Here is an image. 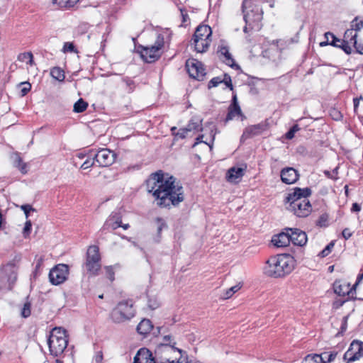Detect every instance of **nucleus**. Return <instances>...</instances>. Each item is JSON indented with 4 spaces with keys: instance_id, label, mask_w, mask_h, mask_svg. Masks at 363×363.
Instances as JSON below:
<instances>
[{
    "instance_id": "f257e3e1",
    "label": "nucleus",
    "mask_w": 363,
    "mask_h": 363,
    "mask_svg": "<svg viewBox=\"0 0 363 363\" xmlns=\"http://www.w3.org/2000/svg\"><path fill=\"white\" fill-rule=\"evenodd\" d=\"M146 186L160 208L177 206L184 200L182 186L173 176L165 178L162 171L151 174L146 180Z\"/></svg>"
},
{
    "instance_id": "f03ea898",
    "label": "nucleus",
    "mask_w": 363,
    "mask_h": 363,
    "mask_svg": "<svg viewBox=\"0 0 363 363\" xmlns=\"http://www.w3.org/2000/svg\"><path fill=\"white\" fill-rule=\"evenodd\" d=\"M296 260L289 254H279L270 257L264 267V274L269 277L282 278L294 269Z\"/></svg>"
},
{
    "instance_id": "7ed1b4c3",
    "label": "nucleus",
    "mask_w": 363,
    "mask_h": 363,
    "mask_svg": "<svg viewBox=\"0 0 363 363\" xmlns=\"http://www.w3.org/2000/svg\"><path fill=\"white\" fill-rule=\"evenodd\" d=\"M311 194L312 191L308 187L294 188V191L289 193L285 199V203L289 204L287 208L298 217L308 216L312 211V206L308 200Z\"/></svg>"
},
{
    "instance_id": "20e7f679",
    "label": "nucleus",
    "mask_w": 363,
    "mask_h": 363,
    "mask_svg": "<svg viewBox=\"0 0 363 363\" xmlns=\"http://www.w3.org/2000/svg\"><path fill=\"white\" fill-rule=\"evenodd\" d=\"M264 0H243L242 12L245 26L243 32L248 33L252 30L259 31L262 27L263 11L260 5Z\"/></svg>"
},
{
    "instance_id": "39448f33",
    "label": "nucleus",
    "mask_w": 363,
    "mask_h": 363,
    "mask_svg": "<svg viewBox=\"0 0 363 363\" xmlns=\"http://www.w3.org/2000/svg\"><path fill=\"white\" fill-rule=\"evenodd\" d=\"M48 345L51 355L55 357L62 355L68 345V336L66 330L62 328H53L48 339Z\"/></svg>"
},
{
    "instance_id": "423d86ee",
    "label": "nucleus",
    "mask_w": 363,
    "mask_h": 363,
    "mask_svg": "<svg viewBox=\"0 0 363 363\" xmlns=\"http://www.w3.org/2000/svg\"><path fill=\"white\" fill-rule=\"evenodd\" d=\"M135 315L134 302L132 299L118 303L111 313V318L115 323H122L131 320Z\"/></svg>"
},
{
    "instance_id": "0eeeda50",
    "label": "nucleus",
    "mask_w": 363,
    "mask_h": 363,
    "mask_svg": "<svg viewBox=\"0 0 363 363\" xmlns=\"http://www.w3.org/2000/svg\"><path fill=\"white\" fill-rule=\"evenodd\" d=\"M164 36L162 34H159L154 45L150 46L140 45L138 47V52L145 62L152 63L160 57L162 54L161 50L164 46Z\"/></svg>"
},
{
    "instance_id": "6e6552de",
    "label": "nucleus",
    "mask_w": 363,
    "mask_h": 363,
    "mask_svg": "<svg viewBox=\"0 0 363 363\" xmlns=\"http://www.w3.org/2000/svg\"><path fill=\"white\" fill-rule=\"evenodd\" d=\"M18 267L14 263H7L0 269L1 286L11 290L17 280Z\"/></svg>"
},
{
    "instance_id": "1a4fd4ad",
    "label": "nucleus",
    "mask_w": 363,
    "mask_h": 363,
    "mask_svg": "<svg viewBox=\"0 0 363 363\" xmlns=\"http://www.w3.org/2000/svg\"><path fill=\"white\" fill-rule=\"evenodd\" d=\"M101 255L96 245L90 246L86 252L85 268L91 275L96 276L101 269Z\"/></svg>"
},
{
    "instance_id": "9d476101",
    "label": "nucleus",
    "mask_w": 363,
    "mask_h": 363,
    "mask_svg": "<svg viewBox=\"0 0 363 363\" xmlns=\"http://www.w3.org/2000/svg\"><path fill=\"white\" fill-rule=\"evenodd\" d=\"M68 274V265L65 264H59L50 271L49 280L52 284L59 285L67 280Z\"/></svg>"
},
{
    "instance_id": "9b49d317",
    "label": "nucleus",
    "mask_w": 363,
    "mask_h": 363,
    "mask_svg": "<svg viewBox=\"0 0 363 363\" xmlns=\"http://www.w3.org/2000/svg\"><path fill=\"white\" fill-rule=\"evenodd\" d=\"M186 68L189 76L197 80H203L206 75L203 64L195 59H189L186 62Z\"/></svg>"
},
{
    "instance_id": "f8f14e48",
    "label": "nucleus",
    "mask_w": 363,
    "mask_h": 363,
    "mask_svg": "<svg viewBox=\"0 0 363 363\" xmlns=\"http://www.w3.org/2000/svg\"><path fill=\"white\" fill-rule=\"evenodd\" d=\"M363 356V342L358 340H354L349 348L345 353L344 359L347 360V363H351L359 359Z\"/></svg>"
},
{
    "instance_id": "ddd939ff",
    "label": "nucleus",
    "mask_w": 363,
    "mask_h": 363,
    "mask_svg": "<svg viewBox=\"0 0 363 363\" xmlns=\"http://www.w3.org/2000/svg\"><path fill=\"white\" fill-rule=\"evenodd\" d=\"M94 159L100 167H108L116 160V154L108 149H101L94 155Z\"/></svg>"
},
{
    "instance_id": "4468645a",
    "label": "nucleus",
    "mask_w": 363,
    "mask_h": 363,
    "mask_svg": "<svg viewBox=\"0 0 363 363\" xmlns=\"http://www.w3.org/2000/svg\"><path fill=\"white\" fill-rule=\"evenodd\" d=\"M280 177L283 183L293 184L298 180L300 174L298 170L293 167H285L281 170Z\"/></svg>"
},
{
    "instance_id": "2eb2a0df",
    "label": "nucleus",
    "mask_w": 363,
    "mask_h": 363,
    "mask_svg": "<svg viewBox=\"0 0 363 363\" xmlns=\"http://www.w3.org/2000/svg\"><path fill=\"white\" fill-rule=\"evenodd\" d=\"M290 242L294 245L303 246L306 244L308 238L306 233L298 228H288Z\"/></svg>"
},
{
    "instance_id": "dca6fc26",
    "label": "nucleus",
    "mask_w": 363,
    "mask_h": 363,
    "mask_svg": "<svg viewBox=\"0 0 363 363\" xmlns=\"http://www.w3.org/2000/svg\"><path fill=\"white\" fill-rule=\"evenodd\" d=\"M325 36L327 40H329V36L332 38V41L330 45L342 49L346 54L351 53L352 48L349 45V41L339 39L330 32L325 33Z\"/></svg>"
},
{
    "instance_id": "f3484780",
    "label": "nucleus",
    "mask_w": 363,
    "mask_h": 363,
    "mask_svg": "<svg viewBox=\"0 0 363 363\" xmlns=\"http://www.w3.org/2000/svg\"><path fill=\"white\" fill-rule=\"evenodd\" d=\"M133 363H156L152 352L147 348H140L134 357Z\"/></svg>"
},
{
    "instance_id": "a211bd4d",
    "label": "nucleus",
    "mask_w": 363,
    "mask_h": 363,
    "mask_svg": "<svg viewBox=\"0 0 363 363\" xmlns=\"http://www.w3.org/2000/svg\"><path fill=\"white\" fill-rule=\"evenodd\" d=\"M121 225V218L117 214H111L101 228V232L109 230H116Z\"/></svg>"
},
{
    "instance_id": "6ab92c4d",
    "label": "nucleus",
    "mask_w": 363,
    "mask_h": 363,
    "mask_svg": "<svg viewBox=\"0 0 363 363\" xmlns=\"http://www.w3.org/2000/svg\"><path fill=\"white\" fill-rule=\"evenodd\" d=\"M272 242L277 247L288 246L290 243L289 229L286 228L285 232L274 235L272 239Z\"/></svg>"
},
{
    "instance_id": "aec40b11",
    "label": "nucleus",
    "mask_w": 363,
    "mask_h": 363,
    "mask_svg": "<svg viewBox=\"0 0 363 363\" xmlns=\"http://www.w3.org/2000/svg\"><path fill=\"white\" fill-rule=\"evenodd\" d=\"M265 130L262 124H257L247 127L241 136V140H246L255 135H260Z\"/></svg>"
},
{
    "instance_id": "412c9836",
    "label": "nucleus",
    "mask_w": 363,
    "mask_h": 363,
    "mask_svg": "<svg viewBox=\"0 0 363 363\" xmlns=\"http://www.w3.org/2000/svg\"><path fill=\"white\" fill-rule=\"evenodd\" d=\"M245 169L242 167H231L228 169L226 179L229 182L238 183L240 179L244 176Z\"/></svg>"
},
{
    "instance_id": "4be33fe9",
    "label": "nucleus",
    "mask_w": 363,
    "mask_h": 363,
    "mask_svg": "<svg viewBox=\"0 0 363 363\" xmlns=\"http://www.w3.org/2000/svg\"><path fill=\"white\" fill-rule=\"evenodd\" d=\"M171 340H172V337L170 335H164L162 337V342L160 343L159 349H161L164 352H167V353H172V352H177L180 355H182L183 350L174 347V345L176 344V342H174L173 345H170Z\"/></svg>"
},
{
    "instance_id": "5701e85b",
    "label": "nucleus",
    "mask_w": 363,
    "mask_h": 363,
    "mask_svg": "<svg viewBox=\"0 0 363 363\" xmlns=\"http://www.w3.org/2000/svg\"><path fill=\"white\" fill-rule=\"evenodd\" d=\"M211 33L212 32L210 26L206 25H200L196 28L193 35V38H205V40H211L210 37L211 36Z\"/></svg>"
},
{
    "instance_id": "b1692460",
    "label": "nucleus",
    "mask_w": 363,
    "mask_h": 363,
    "mask_svg": "<svg viewBox=\"0 0 363 363\" xmlns=\"http://www.w3.org/2000/svg\"><path fill=\"white\" fill-rule=\"evenodd\" d=\"M218 53H220V56H222L223 61L228 66L231 67H238L235 65L234 59L233 58L231 54L229 52L228 46L225 45H221L219 46Z\"/></svg>"
},
{
    "instance_id": "393cba45",
    "label": "nucleus",
    "mask_w": 363,
    "mask_h": 363,
    "mask_svg": "<svg viewBox=\"0 0 363 363\" xmlns=\"http://www.w3.org/2000/svg\"><path fill=\"white\" fill-rule=\"evenodd\" d=\"M334 292L340 296L348 295L351 291L350 284L340 281H336L333 284Z\"/></svg>"
},
{
    "instance_id": "a878e982",
    "label": "nucleus",
    "mask_w": 363,
    "mask_h": 363,
    "mask_svg": "<svg viewBox=\"0 0 363 363\" xmlns=\"http://www.w3.org/2000/svg\"><path fill=\"white\" fill-rule=\"evenodd\" d=\"M186 128L190 132H199L203 130L202 128V119L198 116H194L189 121Z\"/></svg>"
},
{
    "instance_id": "bb28decb",
    "label": "nucleus",
    "mask_w": 363,
    "mask_h": 363,
    "mask_svg": "<svg viewBox=\"0 0 363 363\" xmlns=\"http://www.w3.org/2000/svg\"><path fill=\"white\" fill-rule=\"evenodd\" d=\"M152 328L153 325L151 321L148 319H143L138 325L137 331L138 333L145 335L148 334Z\"/></svg>"
},
{
    "instance_id": "cd10ccee",
    "label": "nucleus",
    "mask_w": 363,
    "mask_h": 363,
    "mask_svg": "<svg viewBox=\"0 0 363 363\" xmlns=\"http://www.w3.org/2000/svg\"><path fill=\"white\" fill-rule=\"evenodd\" d=\"M195 50L198 52H204L207 50L210 45L211 40H205V38L198 39L193 38Z\"/></svg>"
},
{
    "instance_id": "c85d7f7f",
    "label": "nucleus",
    "mask_w": 363,
    "mask_h": 363,
    "mask_svg": "<svg viewBox=\"0 0 363 363\" xmlns=\"http://www.w3.org/2000/svg\"><path fill=\"white\" fill-rule=\"evenodd\" d=\"M13 165L15 167L18 168L22 174H24L27 173V164L23 162L22 158L18 153L15 154Z\"/></svg>"
},
{
    "instance_id": "c756f323",
    "label": "nucleus",
    "mask_w": 363,
    "mask_h": 363,
    "mask_svg": "<svg viewBox=\"0 0 363 363\" xmlns=\"http://www.w3.org/2000/svg\"><path fill=\"white\" fill-rule=\"evenodd\" d=\"M242 114L240 106H230L228 108V112L225 118V121L233 120L235 116H240Z\"/></svg>"
},
{
    "instance_id": "7c9ffc66",
    "label": "nucleus",
    "mask_w": 363,
    "mask_h": 363,
    "mask_svg": "<svg viewBox=\"0 0 363 363\" xmlns=\"http://www.w3.org/2000/svg\"><path fill=\"white\" fill-rule=\"evenodd\" d=\"M51 76L58 80L59 82H63L65 80V72L60 67H54L50 71Z\"/></svg>"
},
{
    "instance_id": "2f4dec72",
    "label": "nucleus",
    "mask_w": 363,
    "mask_h": 363,
    "mask_svg": "<svg viewBox=\"0 0 363 363\" xmlns=\"http://www.w3.org/2000/svg\"><path fill=\"white\" fill-rule=\"evenodd\" d=\"M363 28V18L356 16L351 22V29L355 31H359Z\"/></svg>"
},
{
    "instance_id": "473e14b6",
    "label": "nucleus",
    "mask_w": 363,
    "mask_h": 363,
    "mask_svg": "<svg viewBox=\"0 0 363 363\" xmlns=\"http://www.w3.org/2000/svg\"><path fill=\"white\" fill-rule=\"evenodd\" d=\"M357 33L353 34V30L350 29H347L344 34V40L349 41V43H352L353 45L357 44Z\"/></svg>"
},
{
    "instance_id": "72a5a7b5",
    "label": "nucleus",
    "mask_w": 363,
    "mask_h": 363,
    "mask_svg": "<svg viewBox=\"0 0 363 363\" xmlns=\"http://www.w3.org/2000/svg\"><path fill=\"white\" fill-rule=\"evenodd\" d=\"M88 106V104L82 99H79L74 105V111L76 113H82L84 111Z\"/></svg>"
},
{
    "instance_id": "f704fd0d",
    "label": "nucleus",
    "mask_w": 363,
    "mask_h": 363,
    "mask_svg": "<svg viewBox=\"0 0 363 363\" xmlns=\"http://www.w3.org/2000/svg\"><path fill=\"white\" fill-rule=\"evenodd\" d=\"M122 82L125 84V89L128 93H131L135 90V83L131 78L128 77H123Z\"/></svg>"
},
{
    "instance_id": "c9c22d12",
    "label": "nucleus",
    "mask_w": 363,
    "mask_h": 363,
    "mask_svg": "<svg viewBox=\"0 0 363 363\" xmlns=\"http://www.w3.org/2000/svg\"><path fill=\"white\" fill-rule=\"evenodd\" d=\"M79 0H52L54 4H58L61 7L70 8L75 5Z\"/></svg>"
},
{
    "instance_id": "e433bc0d",
    "label": "nucleus",
    "mask_w": 363,
    "mask_h": 363,
    "mask_svg": "<svg viewBox=\"0 0 363 363\" xmlns=\"http://www.w3.org/2000/svg\"><path fill=\"white\" fill-rule=\"evenodd\" d=\"M18 59L19 61L26 62L30 65L33 64V55L30 52L20 54Z\"/></svg>"
},
{
    "instance_id": "4c0bfd02",
    "label": "nucleus",
    "mask_w": 363,
    "mask_h": 363,
    "mask_svg": "<svg viewBox=\"0 0 363 363\" xmlns=\"http://www.w3.org/2000/svg\"><path fill=\"white\" fill-rule=\"evenodd\" d=\"M321 359V357L317 354H308L303 359L302 363H323Z\"/></svg>"
},
{
    "instance_id": "58836bf2",
    "label": "nucleus",
    "mask_w": 363,
    "mask_h": 363,
    "mask_svg": "<svg viewBox=\"0 0 363 363\" xmlns=\"http://www.w3.org/2000/svg\"><path fill=\"white\" fill-rule=\"evenodd\" d=\"M177 130V128L176 127H173L171 128V131H172V133L175 135L176 136L179 137V138H182V139H184L185 138L188 133H189V131L187 130V129L185 128H180L177 133H175V131Z\"/></svg>"
},
{
    "instance_id": "ea45409f",
    "label": "nucleus",
    "mask_w": 363,
    "mask_h": 363,
    "mask_svg": "<svg viewBox=\"0 0 363 363\" xmlns=\"http://www.w3.org/2000/svg\"><path fill=\"white\" fill-rule=\"evenodd\" d=\"M241 286L239 284L235 285L227 289L223 294V298L228 299L230 298L235 292L240 289Z\"/></svg>"
},
{
    "instance_id": "a19ab883",
    "label": "nucleus",
    "mask_w": 363,
    "mask_h": 363,
    "mask_svg": "<svg viewBox=\"0 0 363 363\" xmlns=\"http://www.w3.org/2000/svg\"><path fill=\"white\" fill-rule=\"evenodd\" d=\"M31 304L30 302L28 301H26L23 308H22V310H21V315L22 317L23 318H28L30 315V313H31Z\"/></svg>"
},
{
    "instance_id": "79ce46f5",
    "label": "nucleus",
    "mask_w": 363,
    "mask_h": 363,
    "mask_svg": "<svg viewBox=\"0 0 363 363\" xmlns=\"http://www.w3.org/2000/svg\"><path fill=\"white\" fill-rule=\"evenodd\" d=\"M300 130L298 125H294L290 130L285 134V138L287 140H291L294 138L295 133Z\"/></svg>"
},
{
    "instance_id": "37998d69",
    "label": "nucleus",
    "mask_w": 363,
    "mask_h": 363,
    "mask_svg": "<svg viewBox=\"0 0 363 363\" xmlns=\"http://www.w3.org/2000/svg\"><path fill=\"white\" fill-rule=\"evenodd\" d=\"M62 50L64 52H77V50L75 48L74 44L72 43H69V42L65 43V44L63 45Z\"/></svg>"
},
{
    "instance_id": "c03bdc74",
    "label": "nucleus",
    "mask_w": 363,
    "mask_h": 363,
    "mask_svg": "<svg viewBox=\"0 0 363 363\" xmlns=\"http://www.w3.org/2000/svg\"><path fill=\"white\" fill-rule=\"evenodd\" d=\"M20 85L23 86L22 89H21V96H24L30 90L31 84L29 82H21L20 84Z\"/></svg>"
},
{
    "instance_id": "a18cd8bd",
    "label": "nucleus",
    "mask_w": 363,
    "mask_h": 363,
    "mask_svg": "<svg viewBox=\"0 0 363 363\" xmlns=\"http://www.w3.org/2000/svg\"><path fill=\"white\" fill-rule=\"evenodd\" d=\"M222 83H224L226 86L229 87L230 90H233V86L232 84L231 77L229 74H225L223 77H221Z\"/></svg>"
},
{
    "instance_id": "49530a36",
    "label": "nucleus",
    "mask_w": 363,
    "mask_h": 363,
    "mask_svg": "<svg viewBox=\"0 0 363 363\" xmlns=\"http://www.w3.org/2000/svg\"><path fill=\"white\" fill-rule=\"evenodd\" d=\"M325 175H326L328 178L332 179L333 180H337L338 179L337 174H338V167H335L332 172L325 170L324 172Z\"/></svg>"
},
{
    "instance_id": "de8ad7c7",
    "label": "nucleus",
    "mask_w": 363,
    "mask_h": 363,
    "mask_svg": "<svg viewBox=\"0 0 363 363\" xmlns=\"http://www.w3.org/2000/svg\"><path fill=\"white\" fill-rule=\"evenodd\" d=\"M334 247V243L331 242L329 243L320 253V255L323 257L328 256L331 252L332 249Z\"/></svg>"
},
{
    "instance_id": "09e8293b",
    "label": "nucleus",
    "mask_w": 363,
    "mask_h": 363,
    "mask_svg": "<svg viewBox=\"0 0 363 363\" xmlns=\"http://www.w3.org/2000/svg\"><path fill=\"white\" fill-rule=\"evenodd\" d=\"M96 160L94 157L93 159H86L81 165L80 168L82 169H86L94 166Z\"/></svg>"
},
{
    "instance_id": "8fccbe9b",
    "label": "nucleus",
    "mask_w": 363,
    "mask_h": 363,
    "mask_svg": "<svg viewBox=\"0 0 363 363\" xmlns=\"http://www.w3.org/2000/svg\"><path fill=\"white\" fill-rule=\"evenodd\" d=\"M222 83L220 77H216L211 79L208 83V88L211 89L212 87L217 86L219 84Z\"/></svg>"
},
{
    "instance_id": "3c124183",
    "label": "nucleus",
    "mask_w": 363,
    "mask_h": 363,
    "mask_svg": "<svg viewBox=\"0 0 363 363\" xmlns=\"http://www.w3.org/2000/svg\"><path fill=\"white\" fill-rule=\"evenodd\" d=\"M147 306L150 309L154 310L159 307L160 303L156 298H149L148 302H147Z\"/></svg>"
},
{
    "instance_id": "603ef678",
    "label": "nucleus",
    "mask_w": 363,
    "mask_h": 363,
    "mask_svg": "<svg viewBox=\"0 0 363 363\" xmlns=\"http://www.w3.org/2000/svg\"><path fill=\"white\" fill-rule=\"evenodd\" d=\"M105 269H106V276H107L108 279L110 281H113L115 279V277H114V272H113L112 267L107 266L105 267Z\"/></svg>"
},
{
    "instance_id": "864d4df0",
    "label": "nucleus",
    "mask_w": 363,
    "mask_h": 363,
    "mask_svg": "<svg viewBox=\"0 0 363 363\" xmlns=\"http://www.w3.org/2000/svg\"><path fill=\"white\" fill-rule=\"evenodd\" d=\"M156 222H157V233H160V232L162 230V229L167 226L166 223L164 221V220L160 218H157L156 219Z\"/></svg>"
},
{
    "instance_id": "5fc2aeb1",
    "label": "nucleus",
    "mask_w": 363,
    "mask_h": 363,
    "mask_svg": "<svg viewBox=\"0 0 363 363\" xmlns=\"http://www.w3.org/2000/svg\"><path fill=\"white\" fill-rule=\"evenodd\" d=\"M21 209L23 211L26 217H28L30 211H34L35 209L29 204L21 206Z\"/></svg>"
},
{
    "instance_id": "6e6d98bb",
    "label": "nucleus",
    "mask_w": 363,
    "mask_h": 363,
    "mask_svg": "<svg viewBox=\"0 0 363 363\" xmlns=\"http://www.w3.org/2000/svg\"><path fill=\"white\" fill-rule=\"evenodd\" d=\"M203 135H199L196 138V142L194 143V144L193 145V147H195L196 145H197L199 143H204L205 144L208 145L210 147V149L211 150L213 148V144H208V143L206 142H204L203 140Z\"/></svg>"
},
{
    "instance_id": "4d7b16f0",
    "label": "nucleus",
    "mask_w": 363,
    "mask_h": 363,
    "mask_svg": "<svg viewBox=\"0 0 363 363\" xmlns=\"http://www.w3.org/2000/svg\"><path fill=\"white\" fill-rule=\"evenodd\" d=\"M31 226H32V225H31L30 220H28L26 222L25 226L23 228V234H24L25 237L26 236L27 234L30 233V230H31Z\"/></svg>"
},
{
    "instance_id": "13d9d810",
    "label": "nucleus",
    "mask_w": 363,
    "mask_h": 363,
    "mask_svg": "<svg viewBox=\"0 0 363 363\" xmlns=\"http://www.w3.org/2000/svg\"><path fill=\"white\" fill-rule=\"evenodd\" d=\"M342 235L345 240H347L352 236V233L349 228H345L342 232Z\"/></svg>"
},
{
    "instance_id": "bf43d9fd",
    "label": "nucleus",
    "mask_w": 363,
    "mask_h": 363,
    "mask_svg": "<svg viewBox=\"0 0 363 363\" xmlns=\"http://www.w3.org/2000/svg\"><path fill=\"white\" fill-rule=\"evenodd\" d=\"M336 355H337L336 352H331L330 353L328 352V354H327L328 360L326 361V362L330 363L331 362H333L335 359Z\"/></svg>"
},
{
    "instance_id": "052dcab7",
    "label": "nucleus",
    "mask_w": 363,
    "mask_h": 363,
    "mask_svg": "<svg viewBox=\"0 0 363 363\" xmlns=\"http://www.w3.org/2000/svg\"><path fill=\"white\" fill-rule=\"evenodd\" d=\"M103 359V354L101 352H98L95 357H94V361L96 363H101Z\"/></svg>"
},
{
    "instance_id": "680f3d73",
    "label": "nucleus",
    "mask_w": 363,
    "mask_h": 363,
    "mask_svg": "<svg viewBox=\"0 0 363 363\" xmlns=\"http://www.w3.org/2000/svg\"><path fill=\"white\" fill-rule=\"evenodd\" d=\"M362 100V96H360L359 98H354L353 99V104H354V112L357 111V108L359 106V101Z\"/></svg>"
},
{
    "instance_id": "e2e57ef3",
    "label": "nucleus",
    "mask_w": 363,
    "mask_h": 363,
    "mask_svg": "<svg viewBox=\"0 0 363 363\" xmlns=\"http://www.w3.org/2000/svg\"><path fill=\"white\" fill-rule=\"evenodd\" d=\"M327 354H328V352H323L321 353L320 354H318L319 357H321V362L323 363H327L326 361L328 360V357H327Z\"/></svg>"
},
{
    "instance_id": "0e129e2a",
    "label": "nucleus",
    "mask_w": 363,
    "mask_h": 363,
    "mask_svg": "<svg viewBox=\"0 0 363 363\" xmlns=\"http://www.w3.org/2000/svg\"><path fill=\"white\" fill-rule=\"evenodd\" d=\"M181 13H182V21L183 23H185L187 21V20L189 19V16H188V14L186 13L185 11L181 9Z\"/></svg>"
},
{
    "instance_id": "69168bd1",
    "label": "nucleus",
    "mask_w": 363,
    "mask_h": 363,
    "mask_svg": "<svg viewBox=\"0 0 363 363\" xmlns=\"http://www.w3.org/2000/svg\"><path fill=\"white\" fill-rule=\"evenodd\" d=\"M360 210H361V207L358 203H354L352 204V211L359 212Z\"/></svg>"
},
{
    "instance_id": "338daca9",
    "label": "nucleus",
    "mask_w": 363,
    "mask_h": 363,
    "mask_svg": "<svg viewBox=\"0 0 363 363\" xmlns=\"http://www.w3.org/2000/svg\"><path fill=\"white\" fill-rule=\"evenodd\" d=\"M356 50L357 52L362 54V50H363V45H358L357 43L356 45H354Z\"/></svg>"
},
{
    "instance_id": "774afa93",
    "label": "nucleus",
    "mask_w": 363,
    "mask_h": 363,
    "mask_svg": "<svg viewBox=\"0 0 363 363\" xmlns=\"http://www.w3.org/2000/svg\"><path fill=\"white\" fill-rule=\"evenodd\" d=\"M230 106H240L237 100V96L235 95L233 97V102Z\"/></svg>"
}]
</instances>
